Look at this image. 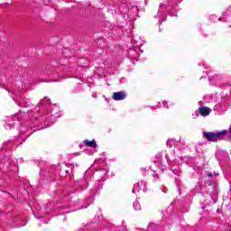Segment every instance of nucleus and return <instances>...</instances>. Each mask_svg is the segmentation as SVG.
<instances>
[{"instance_id": "obj_1", "label": "nucleus", "mask_w": 231, "mask_h": 231, "mask_svg": "<svg viewBox=\"0 0 231 231\" xmlns=\"http://www.w3.org/2000/svg\"><path fill=\"white\" fill-rule=\"evenodd\" d=\"M203 134L208 142H217L219 140V134L217 133L204 132Z\"/></svg>"}, {"instance_id": "obj_2", "label": "nucleus", "mask_w": 231, "mask_h": 231, "mask_svg": "<svg viewBox=\"0 0 231 231\" xmlns=\"http://www.w3.org/2000/svg\"><path fill=\"white\" fill-rule=\"evenodd\" d=\"M197 113H200L201 116H208L210 115V108L207 106H201Z\"/></svg>"}, {"instance_id": "obj_3", "label": "nucleus", "mask_w": 231, "mask_h": 231, "mask_svg": "<svg viewBox=\"0 0 231 231\" xmlns=\"http://www.w3.org/2000/svg\"><path fill=\"white\" fill-rule=\"evenodd\" d=\"M114 100H124L125 98V92L120 91V92H116L113 95Z\"/></svg>"}, {"instance_id": "obj_4", "label": "nucleus", "mask_w": 231, "mask_h": 231, "mask_svg": "<svg viewBox=\"0 0 231 231\" xmlns=\"http://www.w3.org/2000/svg\"><path fill=\"white\" fill-rule=\"evenodd\" d=\"M84 143H85L86 145H88V147H97V142L95 141V139H93L92 141L85 140Z\"/></svg>"}, {"instance_id": "obj_5", "label": "nucleus", "mask_w": 231, "mask_h": 231, "mask_svg": "<svg viewBox=\"0 0 231 231\" xmlns=\"http://www.w3.org/2000/svg\"><path fill=\"white\" fill-rule=\"evenodd\" d=\"M217 134H218L219 140H221V136H223V134H227L228 135V132L224 130V131H221V132H217Z\"/></svg>"}, {"instance_id": "obj_6", "label": "nucleus", "mask_w": 231, "mask_h": 231, "mask_svg": "<svg viewBox=\"0 0 231 231\" xmlns=\"http://www.w3.org/2000/svg\"><path fill=\"white\" fill-rule=\"evenodd\" d=\"M134 208L135 210H140V203L134 202Z\"/></svg>"}, {"instance_id": "obj_7", "label": "nucleus", "mask_w": 231, "mask_h": 231, "mask_svg": "<svg viewBox=\"0 0 231 231\" xmlns=\"http://www.w3.org/2000/svg\"><path fill=\"white\" fill-rule=\"evenodd\" d=\"M208 176H209L210 178H212V173H209Z\"/></svg>"}]
</instances>
